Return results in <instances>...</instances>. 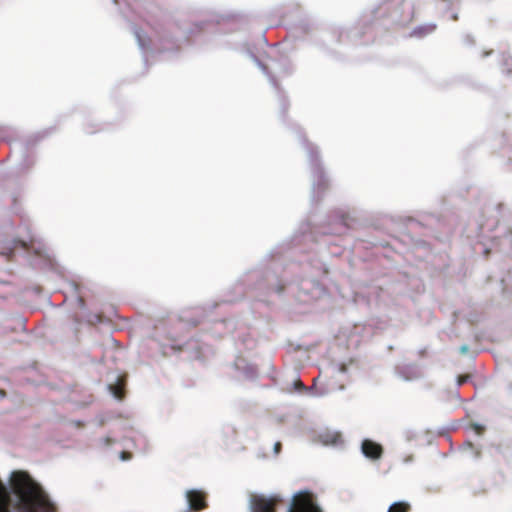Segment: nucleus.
<instances>
[{
  "label": "nucleus",
  "instance_id": "nucleus-11",
  "mask_svg": "<svg viewBox=\"0 0 512 512\" xmlns=\"http://www.w3.org/2000/svg\"><path fill=\"white\" fill-rule=\"evenodd\" d=\"M120 458L122 460H124V461L125 460H129V459L132 458V454L130 452H128V451H122L121 454H120Z\"/></svg>",
  "mask_w": 512,
  "mask_h": 512
},
{
  "label": "nucleus",
  "instance_id": "nucleus-7",
  "mask_svg": "<svg viewBox=\"0 0 512 512\" xmlns=\"http://www.w3.org/2000/svg\"><path fill=\"white\" fill-rule=\"evenodd\" d=\"M362 452L366 457L376 460L382 456L383 448L380 444L366 439L362 442Z\"/></svg>",
  "mask_w": 512,
  "mask_h": 512
},
{
  "label": "nucleus",
  "instance_id": "nucleus-8",
  "mask_svg": "<svg viewBox=\"0 0 512 512\" xmlns=\"http://www.w3.org/2000/svg\"><path fill=\"white\" fill-rule=\"evenodd\" d=\"M124 386H125L124 378H118L117 383L110 386V389H111L112 393L114 394V396L120 400L123 399L125 396Z\"/></svg>",
  "mask_w": 512,
  "mask_h": 512
},
{
  "label": "nucleus",
  "instance_id": "nucleus-9",
  "mask_svg": "<svg viewBox=\"0 0 512 512\" xmlns=\"http://www.w3.org/2000/svg\"><path fill=\"white\" fill-rule=\"evenodd\" d=\"M410 505L407 502H395L393 503L388 512H409Z\"/></svg>",
  "mask_w": 512,
  "mask_h": 512
},
{
  "label": "nucleus",
  "instance_id": "nucleus-10",
  "mask_svg": "<svg viewBox=\"0 0 512 512\" xmlns=\"http://www.w3.org/2000/svg\"><path fill=\"white\" fill-rule=\"evenodd\" d=\"M294 386H295V390H297V391L302 392V391L306 390L305 385L303 384V382L300 379H297L294 381Z\"/></svg>",
  "mask_w": 512,
  "mask_h": 512
},
{
  "label": "nucleus",
  "instance_id": "nucleus-18",
  "mask_svg": "<svg viewBox=\"0 0 512 512\" xmlns=\"http://www.w3.org/2000/svg\"><path fill=\"white\" fill-rule=\"evenodd\" d=\"M492 52H493L492 50L484 52L483 57L490 55Z\"/></svg>",
  "mask_w": 512,
  "mask_h": 512
},
{
  "label": "nucleus",
  "instance_id": "nucleus-12",
  "mask_svg": "<svg viewBox=\"0 0 512 512\" xmlns=\"http://www.w3.org/2000/svg\"><path fill=\"white\" fill-rule=\"evenodd\" d=\"M473 428L476 431V433L479 435L482 434V432L484 431V428L478 424H474Z\"/></svg>",
  "mask_w": 512,
  "mask_h": 512
},
{
  "label": "nucleus",
  "instance_id": "nucleus-1",
  "mask_svg": "<svg viewBox=\"0 0 512 512\" xmlns=\"http://www.w3.org/2000/svg\"><path fill=\"white\" fill-rule=\"evenodd\" d=\"M0 512H56V506L27 471L15 470L8 488L0 480Z\"/></svg>",
  "mask_w": 512,
  "mask_h": 512
},
{
  "label": "nucleus",
  "instance_id": "nucleus-17",
  "mask_svg": "<svg viewBox=\"0 0 512 512\" xmlns=\"http://www.w3.org/2000/svg\"><path fill=\"white\" fill-rule=\"evenodd\" d=\"M321 187H322V191L328 187V185L326 184V182L323 179H322Z\"/></svg>",
  "mask_w": 512,
  "mask_h": 512
},
{
  "label": "nucleus",
  "instance_id": "nucleus-5",
  "mask_svg": "<svg viewBox=\"0 0 512 512\" xmlns=\"http://www.w3.org/2000/svg\"><path fill=\"white\" fill-rule=\"evenodd\" d=\"M18 247H21L25 250L30 249V245L25 241L16 240V239L7 240V241H4L3 243H0V255L6 256L10 260L14 254V251Z\"/></svg>",
  "mask_w": 512,
  "mask_h": 512
},
{
  "label": "nucleus",
  "instance_id": "nucleus-4",
  "mask_svg": "<svg viewBox=\"0 0 512 512\" xmlns=\"http://www.w3.org/2000/svg\"><path fill=\"white\" fill-rule=\"evenodd\" d=\"M189 508L193 511H201L207 508V495L202 490L191 489L186 492Z\"/></svg>",
  "mask_w": 512,
  "mask_h": 512
},
{
  "label": "nucleus",
  "instance_id": "nucleus-6",
  "mask_svg": "<svg viewBox=\"0 0 512 512\" xmlns=\"http://www.w3.org/2000/svg\"><path fill=\"white\" fill-rule=\"evenodd\" d=\"M343 443L344 439L341 432L334 431L329 428L322 431V445L339 447L342 446Z\"/></svg>",
  "mask_w": 512,
  "mask_h": 512
},
{
  "label": "nucleus",
  "instance_id": "nucleus-13",
  "mask_svg": "<svg viewBox=\"0 0 512 512\" xmlns=\"http://www.w3.org/2000/svg\"><path fill=\"white\" fill-rule=\"evenodd\" d=\"M104 443H105V445H111L112 443H114V440L111 439L110 437H105Z\"/></svg>",
  "mask_w": 512,
  "mask_h": 512
},
{
  "label": "nucleus",
  "instance_id": "nucleus-20",
  "mask_svg": "<svg viewBox=\"0 0 512 512\" xmlns=\"http://www.w3.org/2000/svg\"><path fill=\"white\" fill-rule=\"evenodd\" d=\"M316 380H317V378H314V379H313V386H315V384H316Z\"/></svg>",
  "mask_w": 512,
  "mask_h": 512
},
{
  "label": "nucleus",
  "instance_id": "nucleus-16",
  "mask_svg": "<svg viewBox=\"0 0 512 512\" xmlns=\"http://www.w3.org/2000/svg\"><path fill=\"white\" fill-rule=\"evenodd\" d=\"M78 303H79L80 307H84L85 306V301H84V299L82 297L78 298Z\"/></svg>",
  "mask_w": 512,
  "mask_h": 512
},
{
  "label": "nucleus",
  "instance_id": "nucleus-14",
  "mask_svg": "<svg viewBox=\"0 0 512 512\" xmlns=\"http://www.w3.org/2000/svg\"><path fill=\"white\" fill-rule=\"evenodd\" d=\"M274 450H275L276 453L280 452V450H281V443L280 442H276L275 443Z\"/></svg>",
  "mask_w": 512,
  "mask_h": 512
},
{
  "label": "nucleus",
  "instance_id": "nucleus-3",
  "mask_svg": "<svg viewBox=\"0 0 512 512\" xmlns=\"http://www.w3.org/2000/svg\"><path fill=\"white\" fill-rule=\"evenodd\" d=\"M279 502L280 499L277 497L253 494L250 497V509L251 512H276Z\"/></svg>",
  "mask_w": 512,
  "mask_h": 512
},
{
  "label": "nucleus",
  "instance_id": "nucleus-2",
  "mask_svg": "<svg viewBox=\"0 0 512 512\" xmlns=\"http://www.w3.org/2000/svg\"><path fill=\"white\" fill-rule=\"evenodd\" d=\"M288 512H320V508L314 503L311 494L300 492L293 497Z\"/></svg>",
  "mask_w": 512,
  "mask_h": 512
},
{
  "label": "nucleus",
  "instance_id": "nucleus-15",
  "mask_svg": "<svg viewBox=\"0 0 512 512\" xmlns=\"http://www.w3.org/2000/svg\"><path fill=\"white\" fill-rule=\"evenodd\" d=\"M467 379V376H460L458 380V384L462 385Z\"/></svg>",
  "mask_w": 512,
  "mask_h": 512
},
{
  "label": "nucleus",
  "instance_id": "nucleus-19",
  "mask_svg": "<svg viewBox=\"0 0 512 512\" xmlns=\"http://www.w3.org/2000/svg\"><path fill=\"white\" fill-rule=\"evenodd\" d=\"M5 395V392L0 390V396H4Z\"/></svg>",
  "mask_w": 512,
  "mask_h": 512
}]
</instances>
